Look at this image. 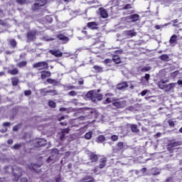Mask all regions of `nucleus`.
Segmentation results:
<instances>
[{
	"label": "nucleus",
	"mask_w": 182,
	"mask_h": 182,
	"mask_svg": "<svg viewBox=\"0 0 182 182\" xmlns=\"http://www.w3.org/2000/svg\"><path fill=\"white\" fill-rule=\"evenodd\" d=\"M33 69H38V70L41 71V79H46V61H42L36 63L33 65Z\"/></svg>",
	"instance_id": "obj_1"
},
{
	"label": "nucleus",
	"mask_w": 182,
	"mask_h": 182,
	"mask_svg": "<svg viewBox=\"0 0 182 182\" xmlns=\"http://www.w3.org/2000/svg\"><path fill=\"white\" fill-rule=\"evenodd\" d=\"M6 168H10V170H11L14 180H15V181H18V180H19V178L22 176V168L16 166H7Z\"/></svg>",
	"instance_id": "obj_2"
},
{
	"label": "nucleus",
	"mask_w": 182,
	"mask_h": 182,
	"mask_svg": "<svg viewBox=\"0 0 182 182\" xmlns=\"http://www.w3.org/2000/svg\"><path fill=\"white\" fill-rule=\"evenodd\" d=\"M112 106L115 107V109H124L126 106H127V101L122 100L120 98H112Z\"/></svg>",
	"instance_id": "obj_3"
},
{
	"label": "nucleus",
	"mask_w": 182,
	"mask_h": 182,
	"mask_svg": "<svg viewBox=\"0 0 182 182\" xmlns=\"http://www.w3.org/2000/svg\"><path fill=\"white\" fill-rule=\"evenodd\" d=\"M58 156H59V149H53L51 151V156L46 160L47 163L53 164L58 160Z\"/></svg>",
	"instance_id": "obj_4"
},
{
	"label": "nucleus",
	"mask_w": 182,
	"mask_h": 182,
	"mask_svg": "<svg viewBox=\"0 0 182 182\" xmlns=\"http://www.w3.org/2000/svg\"><path fill=\"white\" fill-rule=\"evenodd\" d=\"M46 5V0H38L37 3H35L32 6V11H39L41 7L45 6Z\"/></svg>",
	"instance_id": "obj_5"
},
{
	"label": "nucleus",
	"mask_w": 182,
	"mask_h": 182,
	"mask_svg": "<svg viewBox=\"0 0 182 182\" xmlns=\"http://www.w3.org/2000/svg\"><path fill=\"white\" fill-rule=\"evenodd\" d=\"M33 144L34 147L37 149L39 147H42L46 144V140L44 139H36L33 141Z\"/></svg>",
	"instance_id": "obj_6"
},
{
	"label": "nucleus",
	"mask_w": 182,
	"mask_h": 182,
	"mask_svg": "<svg viewBox=\"0 0 182 182\" xmlns=\"http://www.w3.org/2000/svg\"><path fill=\"white\" fill-rule=\"evenodd\" d=\"M126 147H127L126 144L123 142H118L117 144V148H113L112 151L113 153H119V151H121V150L126 149Z\"/></svg>",
	"instance_id": "obj_7"
},
{
	"label": "nucleus",
	"mask_w": 182,
	"mask_h": 182,
	"mask_svg": "<svg viewBox=\"0 0 182 182\" xmlns=\"http://www.w3.org/2000/svg\"><path fill=\"white\" fill-rule=\"evenodd\" d=\"M27 39L29 42H33L36 39V31H32L27 33Z\"/></svg>",
	"instance_id": "obj_8"
},
{
	"label": "nucleus",
	"mask_w": 182,
	"mask_h": 182,
	"mask_svg": "<svg viewBox=\"0 0 182 182\" xmlns=\"http://www.w3.org/2000/svg\"><path fill=\"white\" fill-rule=\"evenodd\" d=\"M56 38L58 41H61V42H63V43H68V42H69V37H68L62 33L57 34Z\"/></svg>",
	"instance_id": "obj_9"
},
{
	"label": "nucleus",
	"mask_w": 182,
	"mask_h": 182,
	"mask_svg": "<svg viewBox=\"0 0 182 182\" xmlns=\"http://www.w3.org/2000/svg\"><path fill=\"white\" fill-rule=\"evenodd\" d=\"M88 157L91 163H96L99 160V156L97 154H95V152H90L88 154Z\"/></svg>",
	"instance_id": "obj_10"
},
{
	"label": "nucleus",
	"mask_w": 182,
	"mask_h": 182,
	"mask_svg": "<svg viewBox=\"0 0 182 182\" xmlns=\"http://www.w3.org/2000/svg\"><path fill=\"white\" fill-rule=\"evenodd\" d=\"M99 92H100V90H97V91L94 90V103H96L97 100H102L103 99V95L100 94Z\"/></svg>",
	"instance_id": "obj_11"
},
{
	"label": "nucleus",
	"mask_w": 182,
	"mask_h": 182,
	"mask_svg": "<svg viewBox=\"0 0 182 182\" xmlns=\"http://www.w3.org/2000/svg\"><path fill=\"white\" fill-rule=\"evenodd\" d=\"M181 144H182L181 141H174V142L169 143L167 146V149L168 151H171L173 147H176L177 146H181Z\"/></svg>",
	"instance_id": "obj_12"
},
{
	"label": "nucleus",
	"mask_w": 182,
	"mask_h": 182,
	"mask_svg": "<svg viewBox=\"0 0 182 182\" xmlns=\"http://www.w3.org/2000/svg\"><path fill=\"white\" fill-rule=\"evenodd\" d=\"M49 53L55 56V58H62L63 56V53L60 52V50H50Z\"/></svg>",
	"instance_id": "obj_13"
},
{
	"label": "nucleus",
	"mask_w": 182,
	"mask_h": 182,
	"mask_svg": "<svg viewBox=\"0 0 182 182\" xmlns=\"http://www.w3.org/2000/svg\"><path fill=\"white\" fill-rule=\"evenodd\" d=\"M168 80H161L160 81L158 82L157 86L159 87V89H161L162 90H164L166 89V83H168Z\"/></svg>",
	"instance_id": "obj_14"
},
{
	"label": "nucleus",
	"mask_w": 182,
	"mask_h": 182,
	"mask_svg": "<svg viewBox=\"0 0 182 182\" xmlns=\"http://www.w3.org/2000/svg\"><path fill=\"white\" fill-rule=\"evenodd\" d=\"M99 11H100V15L101 18H103V19H106V18L109 16V14H107V11H106V9L103 8H100Z\"/></svg>",
	"instance_id": "obj_15"
},
{
	"label": "nucleus",
	"mask_w": 182,
	"mask_h": 182,
	"mask_svg": "<svg viewBox=\"0 0 182 182\" xmlns=\"http://www.w3.org/2000/svg\"><path fill=\"white\" fill-rule=\"evenodd\" d=\"M47 83H49V85H53V86H58V85H60V82L58 81L55 79L52 78H48L46 80Z\"/></svg>",
	"instance_id": "obj_16"
},
{
	"label": "nucleus",
	"mask_w": 182,
	"mask_h": 182,
	"mask_svg": "<svg viewBox=\"0 0 182 182\" xmlns=\"http://www.w3.org/2000/svg\"><path fill=\"white\" fill-rule=\"evenodd\" d=\"M129 129H131V132H132V133H139L140 132V129H139V128L137 127V126L134 124H128Z\"/></svg>",
	"instance_id": "obj_17"
},
{
	"label": "nucleus",
	"mask_w": 182,
	"mask_h": 182,
	"mask_svg": "<svg viewBox=\"0 0 182 182\" xmlns=\"http://www.w3.org/2000/svg\"><path fill=\"white\" fill-rule=\"evenodd\" d=\"M176 85H177V83H173V82L168 85H166L164 89L165 92H171L173 89L176 87Z\"/></svg>",
	"instance_id": "obj_18"
},
{
	"label": "nucleus",
	"mask_w": 182,
	"mask_h": 182,
	"mask_svg": "<svg viewBox=\"0 0 182 182\" xmlns=\"http://www.w3.org/2000/svg\"><path fill=\"white\" fill-rule=\"evenodd\" d=\"M81 181L82 182H95V181H96V180H95V178H93L91 176H85L84 178H82L81 179Z\"/></svg>",
	"instance_id": "obj_19"
},
{
	"label": "nucleus",
	"mask_w": 182,
	"mask_h": 182,
	"mask_svg": "<svg viewBox=\"0 0 182 182\" xmlns=\"http://www.w3.org/2000/svg\"><path fill=\"white\" fill-rule=\"evenodd\" d=\"M126 87H129V85H127V82H123L117 85L118 90H123V89H126Z\"/></svg>",
	"instance_id": "obj_20"
},
{
	"label": "nucleus",
	"mask_w": 182,
	"mask_h": 182,
	"mask_svg": "<svg viewBox=\"0 0 182 182\" xmlns=\"http://www.w3.org/2000/svg\"><path fill=\"white\" fill-rule=\"evenodd\" d=\"M87 28H89L90 29H92L93 31H95V29H97V23L95 21H92V22H89L87 24Z\"/></svg>",
	"instance_id": "obj_21"
},
{
	"label": "nucleus",
	"mask_w": 182,
	"mask_h": 182,
	"mask_svg": "<svg viewBox=\"0 0 182 182\" xmlns=\"http://www.w3.org/2000/svg\"><path fill=\"white\" fill-rule=\"evenodd\" d=\"M86 97L87 99H90V100H92V102H95V90H91V91H89L87 94H86Z\"/></svg>",
	"instance_id": "obj_22"
},
{
	"label": "nucleus",
	"mask_w": 182,
	"mask_h": 182,
	"mask_svg": "<svg viewBox=\"0 0 182 182\" xmlns=\"http://www.w3.org/2000/svg\"><path fill=\"white\" fill-rule=\"evenodd\" d=\"M106 163H107V159L102 158L100 160L99 168H105V167L106 166Z\"/></svg>",
	"instance_id": "obj_23"
},
{
	"label": "nucleus",
	"mask_w": 182,
	"mask_h": 182,
	"mask_svg": "<svg viewBox=\"0 0 182 182\" xmlns=\"http://www.w3.org/2000/svg\"><path fill=\"white\" fill-rule=\"evenodd\" d=\"M125 35L129 38H133V36H136V35H137V33H136L134 30H129V31H125Z\"/></svg>",
	"instance_id": "obj_24"
},
{
	"label": "nucleus",
	"mask_w": 182,
	"mask_h": 182,
	"mask_svg": "<svg viewBox=\"0 0 182 182\" xmlns=\"http://www.w3.org/2000/svg\"><path fill=\"white\" fill-rule=\"evenodd\" d=\"M118 9H119V11H127V9H132V4H128L126 5L119 6Z\"/></svg>",
	"instance_id": "obj_25"
},
{
	"label": "nucleus",
	"mask_w": 182,
	"mask_h": 182,
	"mask_svg": "<svg viewBox=\"0 0 182 182\" xmlns=\"http://www.w3.org/2000/svg\"><path fill=\"white\" fill-rule=\"evenodd\" d=\"M131 18V22H137L140 19V16L139 14H132L129 16Z\"/></svg>",
	"instance_id": "obj_26"
},
{
	"label": "nucleus",
	"mask_w": 182,
	"mask_h": 182,
	"mask_svg": "<svg viewBox=\"0 0 182 182\" xmlns=\"http://www.w3.org/2000/svg\"><path fill=\"white\" fill-rule=\"evenodd\" d=\"M103 141H106V137L104 135H100L96 138L97 143H103Z\"/></svg>",
	"instance_id": "obj_27"
},
{
	"label": "nucleus",
	"mask_w": 182,
	"mask_h": 182,
	"mask_svg": "<svg viewBox=\"0 0 182 182\" xmlns=\"http://www.w3.org/2000/svg\"><path fill=\"white\" fill-rule=\"evenodd\" d=\"M41 167V166L39 165H36V164H30L28 166V168H29L30 170H33V171H38V170H36V168Z\"/></svg>",
	"instance_id": "obj_28"
},
{
	"label": "nucleus",
	"mask_w": 182,
	"mask_h": 182,
	"mask_svg": "<svg viewBox=\"0 0 182 182\" xmlns=\"http://www.w3.org/2000/svg\"><path fill=\"white\" fill-rule=\"evenodd\" d=\"M159 59H161V60H164V62H168V60H170V57H168V55L167 54H163L159 57Z\"/></svg>",
	"instance_id": "obj_29"
},
{
	"label": "nucleus",
	"mask_w": 182,
	"mask_h": 182,
	"mask_svg": "<svg viewBox=\"0 0 182 182\" xmlns=\"http://www.w3.org/2000/svg\"><path fill=\"white\" fill-rule=\"evenodd\" d=\"M18 83H19V79H18V77H14L11 78L12 86H18Z\"/></svg>",
	"instance_id": "obj_30"
},
{
	"label": "nucleus",
	"mask_w": 182,
	"mask_h": 182,
	"mask_svg": "<svg viewBox=\"0 0 182 182\" xmlns=\"http://www.w3.org/2000/svg\"><path fill=\"white\" fill-rule=\"evenodd\" d=\"M92 136H93V132L90 131L85 134L84 137L86 140H90Z\"/></svg>",
	"instance_id": "obj_31"
},
{
	"label": "nucleus",
	"mask_w": 182,
	"mask_h": 182,
	"mask_svg": "<svg viewBox=\"0 0 182 182\" xmlns=\"http://www.w3.org/2000/svg\"><path fill=\"white\" fill-rule=\"evenodd\" d=\"M120 4V0H111L109 1V5H112L113 6H119Z\"/></svg>",
	"instance_id": "obj_32"
},
{
	"label": "nucleus",
	"mask_w": 182,
	"mask_h": 182,
	"mask_svg": "<svg viewBox=\"0 0 182 182\" xmlns=\"http://www.w3.org/2000/svg\"><path fill=\"white\" fill-rule=\"evenodd\" d=\"M8 73H9L10 75H18V73H19V70H18V68H14L13 70H9L8 71Z\"/></svg>",
	"instance_id": "obj_33"
},
{
	"label": "nucleus",
	"mask_w": 182,
	"mask_h": 182,
	"mask_svg": "<svg viewBox=\"0 0 182 182\" xmlns=\"http://www.w3.org/2000/svg\"><path fill=\"white\" fill-rule=\"evenodd\" d=\"M112 60L117 65H119V63H120V62H121L120 57H119L118 55H113Z\"/></svg>",
	"instance_id": "obj_34"
},
{
	"label": "nucleus",
	"mask_w": 182,
	"mask_h": 182,
	"mask_svg": "<svg viewBox=\"0 0 182 182\" xmlns=\"http://www.w3.org/2000/svg\"><path fill=\"white\" fill-rule=\"evenodd\" d=\"M93 69L97 72V73H101V72H103V68L99 65H94Z\"/></svg>",
	"instance_id": "obj_35"
},
{
	"label": "nucleus",
	"mask_w": 182,
	"mask_h": 182,
	"mask_svg": "<svg viewBox=\"0 0 182 182\" xmlns=\"http://www.w3.org/2000/svg\"><path fill=\"white\" fill-rule=\"evenodd\" d=\"M26 65H28V63L26 61H21L17 63L16 66H18V68H25Z\"/></svg>",
	"instance_id": "obj_36"
},
{
	"label": "nucleus",
	"mask_w": 182,
	"mask_h": 182,
	"mask_svg": "<svg viewBox=\"0 0 182 182\" xmlns=\"http://www.w3.org/2000/svg\"><path fill=\"white\" fill-rule=\"evenodd\" d=\"M176 41H177V36L173 35L169 40L170 43H176Z\"/></svg>",
	"instance_id": "obj_37"
},
{
	"label": "nucleus",
	"mask_w": 182,
	"mask_h": 182,
	"mask_svg": "<svg viewBox=\"0 0 182 182\" xmlns=\"http://www.w3.org/2000/svg\"><path fill=\"white\" fill-rule=\"evenodd\" d=\"M9 43L12 48H16V41L15 39H11Z\"/></svg>",
	"instance_id": "obj_38"
},
{
	"label": "nucleus",
	"mask_w": 182,
	"mask_h": 182,
	"mask_svg": "<svg viewBox=\"0 0 182 182\" xmlns=\"http://www.w3.org/2000/svg\"><path fill=\"white\" fill-rule=\"evenodd\" d=\"M48 106L51 107V109H55V107H56V102L53 101H49Z\"/></svg>",
	"instance_id": "obj_39"
},
{
	"label": "nucleus",
	"mask_w": 182,
	"mask_h": 182,
	"mask_svg": "<svg viewBox=\"0 0 182 182\" xmlns=\"http://www.w3.org/2000/svg\"><path fill=\"white\" fill-rule=\"evenodd\" d=\"M168 25H170V23H167L164 25L155 26V29H161V28H164V26H168Z\"/></svg>",
	"instance_id": "obj_40"
},
{
	"label": "nucleus",
	"mask_w": 182,
	"mask_h": 182,
	"mask_svg": "<svg viewBox=\"0 0 182 182\" xmlns=\"http://www.w3.org/2000/svg\"><path fill=\"white\" fill-rule=\"evenodd\" d=\"M179 73L180 72H178V70L174 71L171 74V77H173V79H175V77H177V76H178Z\"/></svg>",
	"instance_id": "obj_41"
},
{
	"label": "nucleus",
	"mask_w": 182,
	"mask_h": 182,
	"mask_svg": "<svg viewBox=\"0 0 182 182\" xmlns=\"http://www.w3.org/2000/svg\"><path fill=\"white\" fill-rule=\"evenodd\" d=\"M21 147H22V144H16L13 146L12 149H14V150H19V149H21Z\"/></svg>",
	"instance_id": "obj_42"
},
{
	"label": "nucleus",
	"mask_w": 182,
	"mask_h": 182,
	"mask_svg": "<svg viewBox=\"0 0 182 182\" xmlns=\"http://www.w3.org/2000/svg\"><path fill=\"white\" fill-rule=\"evenodd\" d=\"M142 80H146V82H149L150 80V74H146L144 77H141Z\"/></svg>",
	"instance_id": "obj_43"
},
{
	"label": "nucleus",
	"mask_w": 182,
	"mask_h": 182,
	"mask_svg": "<svg viewBox=\"0 0 182 182\" xmlns=\"http://www.w3.org/2000/svg\"><path fill=\"white\" fill-rule=\"evenodd\" d=\"M69 132H70V129L65 128V129H62L61 133L63 134H69Z\"/></svg>",
	"instance_id": "obj_44"
},
{
	"label": "nucleus",
	"mask_w": 182,
	"mask_h": 182,
	"mask_svg": "<svg viewBox=\"0 0 182 182\" xmlns=\"http://www.w3.org/2000/svg\"><path fill=\"white\" fill-rule=\"evenodd\" d=\"M16 2L18 4V5H25L26 4V0H16Z\"/></svg>",
	"instance_id": "obj_45"
},
{
	"label": "nucleus",
	"mask_w": 182,
	"mask_h": 182,
	"mask_svg": "<svg viewBox=\"0 0 182 182\" xmlns=\"http://www.w3.org/2000/svg\"><path fill=\"white\" fill-rule=\"evenodd\" d=\"M122 21H124V22H127V23L132 22V20L130 18V16L122 18Z\"/></svg>",
	"instance_id": "obj_46"
},
{
	"label": "nucleus",
	"mask_w": 182,
	"mask_h": 182,
	"mask_svg": "<svg viewBox=\"0 0 182 182\" xmlns=\"http://www.w3.org/2000/svg\"><path fill=\"white\" fill-rule=\"evenodd\" d=\"M151 69V68L150 67H144L141 68V72H149V70H150Z\"/></svg>",
	"instance_id": "obj_47"
},
{
	"label": "nucleus",
	"mask_w": 182,
	"mask_h": 182,
	"mask_svg": "<svg viewBox=\"0 0 182 182\" xmlns=\"http://www.w3.org/2000/svg\"><path fill=\"white\" fill-rule=\"evenodd\" d=\"M118 139L119 136H117V135H112L111 136V140H112V141H117Z\"/></svg>",
	"instance_id": "obj_48"
},
{
	"label": "nucleus",
	"mask_w": 182,
	"mask_h": 182,
	"mask_svg": "<svg viewBox=\"0 0 182 182\" xmlns=\"http://www.w3.org/2000/svg\"><path fill=\"white\" fill-rule=\"evenodd\" d=\"M46 21H47V22H48V23H52V22H53V18H52V17H50L49 16H47Z\"/></svg>",
	"instance_id": "obj_49"
},
{
	"label": "nucleus",
	"mask_w": 182,
	"mask_h": 182,
	"mask_svg": "<svg viewBox=\"0 0 182 182\" xmlns=\"http://www.w3.org/2000/svg\"><path fill=\"white\" fill-rule=\"evenodd\" d=\"M25 96H31L32 95V91L30 90L24 91Z\"/></svg>",
	"instance_id": "obj_50"
},
{
	"label": "nucleus",
	"mask_w": 182,
	"mask_h": 182,
	"mask_svg": "<svg viewBox=\"0 0 182 182\" xmlns=\"http://www.w3.org/2000/svg\"><path fill=\"white\" fill-rule=\"evenodd\" d=\"M19 127H21L20 124L14 126L13 127V132H18L19 130Z\"/></svg>",
	"instance_id": "obj_51"
},
{
	"label": "nucleus",
	"mask_w": 182,
	"mask_h": 182,
	"mask_svg": "<svg viewBox=\"0 0 182 182\" xmlns=\"http://www.w3.org/2000/svg\"><path fill=\"white\" fill-rule=\"evenodd\" d=\"M69 96H77V92H76V91H70L68 93Z\"/></svg>",
	"instance_id": "obj_52"
},
{
	"label": "nucleus",
	"mask_w": 182,
	"mask_h": 182,
	"mask_svg": "<svg viewBox=\"0 0 182 182\" xmlns=\"http://www.w3.org/2000/svg\"><path fill=\"white\" fill-rule=\"evenodd\" d=\"M127 110H129V112H134V110H136V109L134 108V106L131 105V106L128 107Z\"/></svg>",
	"instance_id": "obj_53"
},
{
	"label": "nucleus",
	"mask_w": 182,
	"mask_h": 182,
	"mask_svg": "<svg viewBox=\"0 0 182 182\" xmlns=\"http://www.w3.org/2000/svg\"><path fill=\"white\" fill-rule=\"evenodd\" d=\"M105 103H113V98L107 97L105 100Z\"/></svg>",
	"instance_id": "obj_54"
},
{
	"label": "nucleus",
	"mask_w": 182,
	"mask_h": 182,
	"mask_svg": "<svg viewBox=\"0 0 182 182\" xmlns=\"http://www.w3.org/2000/svg\"><path fill=\"white\" fill-rule=\"evenodd\" d=\"M168 125L171 127H174V122L173 121H171V120H168Z\"/></svg>",
	"instance_id": "obj_55"
},
{
	"label": "nucleus",
	"mask_w": 182,
	"mask_h": 182,
	"mask_svg": "<svg viewBox=\"0 0 182 182\" xmlns=\"http://www.w3.org/2000/svg\"><path fill=\"white\" fill-rule=\"evenodd\" d=\"M147 93H149V90H144L141 92V96H146V95H147Z\"/></svg>",
	"instance_id": "obj_56"
},
{
	"label": "nucleus",
	"mask_w": 182,
	"mask_h": 182,
	"mask_svg": "<svg viewBox=\"0 0 182 182\" xmlns=\"http://www.w3.org/2000/svg\"><path fill=\"white\" fill-rule=\"evenodd\" d=\"M46 93H51V95H56V90H47Z\"/></svg>",
	"instance_id": "obj_57"
},
{
	"label": "nucleus",
	"mask_w": 182,
	"mask_h": 182,
	"mask_svg": "<svg viewBox=\"0 0 182 182\" xmlns=\"http://www.w3.org/2000/svg\"><path fill=\"white\" fill-rule=\"evenodd\" d=\"M68 90H72V89H76V87L75 85H69L66 86Z\"/></svg>",
	"instance_id": "obj_58"
},
{
	"label": "nucleus",
	"mask_w": 182,
	"mask_h": 182,
	"mask_svg": "<svg viewBox=\"0 0 182 182\" xmlns=\"http://www.w3.org/2000/svg\"><path fill=\"white\" fill-rule=\"evenodd\" d=\"M87 29V27H84L83 28V31H82V33H84L85 34V36H87V31H86Z\"/></svg>",
	"instance_id": "obj_59"
},
{
	"label": "nucleus",
	"mask_w": 182,
	"mask_h": 182,
	"mask_svg": "<svg viewBox=\"0 0 182 182\" xmlns=\"http://www.w3.org/2000/svg\"><path fill=\"white\" fill-rule=\"evenodd\" d=\"M171 22H173V26H177L176 23H178V19L172 20Z\"/></svg>",
	"instance_id": "obj_60"
},
{
	"label": "nucleus",
	"mask_w": 182,
	"mask_h": 182,
	"mask_svg": "<svg viewBox=\"0 0 182 182\" xmlns=\"http://www.w3.org/2000/svg\"><path fill=\"white\" fill-rule=\"evenodd\" d=\"M111 62H112V60H110V59H109V58H107V59H105V60H104V63H105V65H107V64L110 63Z\"/></svg>",
	"instance_id": "obj_61"
},
{
	"label": "nucleus",
	"mask_w": 182,
	"mask_h": 182,
	"mask_svg": "<svg viewBox=\"0 0 182 182\" xmlns=\"http://www.w3.org/2000/svg\"><path fill=\"white\" fill-rule=\"evenodd\" d=\"M0 25H1V26H6V23L3 20H0Z\"/></svg>",
	"instance_id": "obj_62"
},
{
	"label": "nucleus",
	"mask_w": 182,
	"mask_h": 182,
	"mask_svg": "<svg viewBox=\"0 0 182 182\" xmlns=\"http://www.w3.org/2000/svg\"><path fill=\"white\" fill-rule=\"evenodd\" d=\"M60 181H62V178H60V176H58L55 178V182H60Z\"/></svg>",
	"instance_id": "obj_63"
},
{
	"label": "nucleus",
	"mask_w": 182,
	"mask_h": 182,
	"mask_svg": "<svg viewBox=\"0 0 182 182\" xmlns=\"http://www.w3.org/2000/svg\"><path fill=\"white\" fill-rule=\"evenodd\" d=\"M60 139L61 141L65 140V134H62V133H61V135H60Z\"/></svg>",
	"instance_id": "obj_64"
}]
</instances>
